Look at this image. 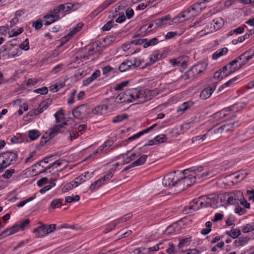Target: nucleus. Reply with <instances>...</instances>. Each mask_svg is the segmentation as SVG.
Segmentation results:
<instances>
[{
	"mask_svg": "<svg viewBox=\"0 0 254 254\" xmlns=\"http://www.w3.org/2000/svg\"><path fill=\"white\" fill-rule=\"evenodd\" d=\"M189 207L190 210L193 211L198 210L201 208L206 207L204 196L194 199L190 203Z\"/></svg>",
	"mask_w": 254,
	"mask_h": 254,
	"instance_id": "dca6fc26",
	"label": "nucleus"
},
{
	"mask_svg": "<svg viewBox=\"0 0 254 254\" xmlns=\"http://www.w3.org/2000/svg\"><path fill=\"white\" fill-rule=\"evenodd\" d=\"M179 181V178L176 175V172L171 173L164 177L162 184L165 187L176 186L178 188V182Z\"/></svg>",
	"mask_w": 254,
	"mask_h": 254,
	"instance_id": "9d476101",
	"label": "nucleus"
},
{
	"mask_svg": "<svg viewBox=\"0 0 254 254\" xmlns=\"http://www.w3.org/2000/svg\"><path fill=\"white\" fill-rule=\"evenodd\" d=\"M192 105V103L191 102H184L178 107L177 112H184Z\"/></svg>",
	"mask_w": 254,
	"mask_h": 254,
	"instance_id": "4c0bfd02",
	"label": "nucleus"
},
{
	"mask_svg": "<svg viewBox=\"0 0 254 254\" xmlns=\"http://www.w3.org/2000/svg\"><path fill=\"white\" fill-rule=\"evenodd\" d=\"M118 160H121L123 165L130 162V159H129L128 157V153L123 154L116 156L113 159V161H117Z\"/></svg>",
	"mask_w": 254,
	"mask_h": 254,
	"instance_id": "cd10ccee",
	"label": "nucleus"
},
{
	"mask_svg": "<svg viewBox=\"0 0 254 254\" xmlns=\"http://www.w3.org/2000/svg\"><path fill=\"white\" fill-rule=\"evenodd\" d=\"M83 27V24L81 22L78 23L75 27L69 32L73 36L77 32L80 31Z\"/></svg>",
	"mask_w": 254,
	"mask_h": 254,
	"instance_id": "49530a36",
	"label": "nucleus"
},
{
	"mask_svg": "<svg viewBox=\"0 0 254 254\" xmlns=\"http://www.w3.org/2000/svg\"><path fill=\"white\" fill-rule=\"evenodd\" d=\"M204 199L205 207L210 206L213 208H217L223 205L220 202L222 198H220L217 195L211 194L208 196H204Z\"/></svg>",
	"mask_w": 254,
	"mask_h": 254,
	"instance_id": "f8f14e48",
	"label": "nucleus"
},
{
	"mask_svg": "<svg viewBox=\"0 0 254 254\" xmlns=\"http://www.w3.org/2000/svg\"><path fill=\"white\" fill-rule=\"evenodd\" d=\"M254 57V50H248L239 56L235 60L241 68Z\"/></svg>",
	"mask_w": 254,
	"mask_h": 254,
	"instance_id": "ddd939ff",
	"label": "nucleus"
},
{
	"mask_svg": "<svg viewBox=\"0 0 254 254\" xmlns=\"http://www.w3.org/2000/svg\"><path fill=\"white\" fill-rule=\"evenodd\" d=\"M243 197V194L240 191H236L233 193L225 194L224 198H226L229 204H238L239 200Z\"/></svg>",
	"mask_w": 254,
	"mask_h": 254,
	"instance_id": "2eb2a0df",
	"label": "nucleus"
},
{
	"mask_svg": "<svg viewBox=\"0 0 254 254\" xmlns=\"http://www.w3.org/2000/svg\"><path fill=\"white\" fill-rule=\"evenodd\" d=\"M79 199L80 196L79 195H75L74 196H68L65 198V201L67 203L78 201Z\"/></svg>",
	"mask_w": 254,
	"mask_h": 254,
	"instance_id": "8fccbe9b",
	"label": "nucleus"
},
{
	"mask_svg": "<svg viewBox=\"0 0 254 254\" xmlns=\"http://www.w3.org/2000/svg\"><path fill=\"white\" fill-rule=\"evenodd\" d=\"M84 178H86V175H81L72 181V183L76 187L85 181V179Z\"/></svg>",
	"mask_w": 254,
	"mask_h": 254,
	"instance_id": "a19ab883",
	"label": "nucleus"
},
{
	"mask_svg": "<svg viewBox=\"0 0 254 254\" xmlns=\"http://www.w3.org/2000/svg\"><path fill=\"white\" fill-rule=\"evenodd\" d=\"M147 157V156L146 155L141 156L135 161L132 163V166L136 167L143 164L145 162Z\"/></svg>",
	"mask_w": 254,
	"mask_h": 254,
	"instance_id": "f704fd0d",
	"label": "nucleus"
},
{
	"mask_svg": "<svg viewBox=\"0 0 254 254\" xmlns=\"http://www.w3.org/2000/svg\"><path fill=\"white\" fill-rule=\"evenodd\" d=\"M63 205V200L61 198L55 199L52 201L49 209H55L60 208Z\"/></svg>",
	"mask_w": 254,
	"mask_h": 254,
	"instance_id": "c756f323",
	"label": "nucleus"
},
{
	"mask_svg": "<svg viewBox=\"0 0 254 254\" xmlns=\"http://www.w3.org/2000/svg\"><path fill=\"white\" fill-rule=\"evenodd\" d=\"M57 123H61L60 125H63V127L67 125L65 119L64 118V111L62 109H60L54 115Z\"/></svg>",
	"mask_w": 254,
	"mask_h": 254,
	"instance_id": "aec40b11",
	"label": "nucleus"
},
{
	"mask_svg": "<svg viewBox=\"0 0 254 254\" xmlns=\"http://www.w3.org/2000/svg\"><path fill=\"white\" fill-rule=\"evenodd\" d=\"M35 154V152L30 153L29 156L25 159V163H30L34 161L36 159Z\"/></svg>",
	"mask_w": 254,
	"mask_h": 254,
	"instance_id": "69168bd1",
	"label": "nucleus"
},
{
	"mask_svg": "<svg viewBox=\"0 0 254 254\" xmlns=\"http://www.w3.org/2000/svg\"><path fill=\"white\" fill-rule=\"evenodd\" d=\"M158 43V39L156 38H153L150 39L148 42L145 43L143 47L144 48H147L150 46H154Z\"/></svg>",
	"mask_w": 254,
	"mask_h": 254,
	"instance_id": "bf43d9fd",
	"label": "nucleus"
},
{
	"mask_svg": "<svg viewBox=\"0 0 254 254\" xmlns=\"http://www.w3.org/2000/svg\"><path fill=\"white\" fill-rule=\"evenodd\" d=\"M217 173L218 171L215 168L205 170L202 167H197L186 169L183 171V175L187 176L181 177V179L179 178L178 182V188L180 190H186L197 181L201 182L215 176Z\"/></svg>",
	"mask_w": 254,
	"mask_h": 254,
	"instance_id": "f257e3e1",
	"label": "nucleus"
},
{
	"mask_svg": "<svg viewBox=\"0 0 254 254\" xmlns=\"http://www.w3.org/2000/svg\"><path fill=\"white\" fill-rule=\"evenodd\" d=\"M76 93V90H72L71 93L69 98L67 100V102L69 104H73L74 102V98Z\"/></svg>",
	"mask_w": 254,
	"mask_h": 254,
	"instance_id": "0e129e2a",
	"label": "nucleus"
},
{
	"mask_svg": "<svg viewBox=\"0 0 254 254\" xmlns=\"http://www.w3.org/2000/svg\"><path fill=\"white\" fill-rule=\"evenodd\" d=\"M42 25V20L40 19L37 20L36 21L34 22L32 24V26L34 27L36 30L41 29Z\"/></svg>",
	"mask_w": 254,
	"mask_h": 254,
	"instance_id": "774afa93",
	"label": "nucleus"
},
{
	"mask_svg": "<svg viewBox=\"0 0 254 254\" xmlns=\"http://www.w3.org/2000/svg\"><path fill=\"white\" fill-rule=\"evenodd\" d=\"M114 22L113 21H110L105 24L102 27L103 31H108L113 26Z\"/></svg>",
	"mask_w": 254,
	"mask_h": 254,
	"instance_id": "338daca9",
	"label": "nucleus"
},
{
	"mask_svg": "<svg viewBox=\"0 0 254 254\" xmlns=\"http://www.w3.org/2000/svg\"><path fill=\"white\" fill-rule=\"evenodd\" d=\"M48 107V102L46 101H43L38 106L37 109L32 111L31 112V116L37 115L40 113H42Z\"/></svg>",
	"mask_w": 254,
	"mask_h": 254,
	"instance_id": "5701e85b",
	"label": "nucleus"
},
{
	"mask_svg": "<svg viewBox=\"0 0 254 254\" xmlns=\"http://www.w3.org/2000/svg\"><path fill=\"white\" fill-rule=\"evenodd\" d=\"M229 236L231 238L235 239L241 235L240 230L239 229L236 228L231 230L230 232H228Z\"/></svg>",
	"mask_w": 254,
	"mask_h": 254,
	"instance_id": "de8ad7c7",
	"label": "nucleus"
},
{
	"mask_svg": "<svg viewBox=\"0 0 254 254\" xmlns=\"http://www.w3.org/2000/svg\"><path fill=\"white\" fill-rule=\"evenodd\" d=\"M64 86H65L64 82V81L57 82L55 84L51 85L50 87V90L54 92H57L60 89L63 88Z\"/></svg>",
	"mask_w": 254,
	"mask_h": 254,
	"instance_id": "72a5a7b5",
	"label": "nucleus"
},
{
	"mask_svg": "<svg viewBox=\"0 0 254 254\" xmlns=\"http://www.w3.org/2000/svg\"><path fill=\"white\" fill-rule=\"evenodd\" d=\"M155 95V91L131 89L119 94L116 98V102L118 103L134 102L135 104H141L151 100Z\"/></svg>",
	"mask_w": 254,
	"mask_h": 254,
	"instance_id": "f03ea898",
	"label": "nucleus"
},
{
	"mask_svg": "<svg viewBox=\"0 0 254 254\" xmlns=\"http://www.w3.org/2000/svg\"><path fill=\"white\" fill-rule=\"evenodd\" d=\"M114 2H115L114 0H106L99 6L102 10H104L105 9H106L107 7H108L109 5H110Z\"/></svg>",
	"mask_w": 254,
	"mask_h": 254,
	"instance_id": "13d9d810",
	"label": "nucleus"
},
{
	"mask_svg": "<svg viewBox=\"0 0 254 254\" xmlns=\"http://www.w3.org/2000/svg\"><path fill=\"white\" fill-rule=\"evenodd\" d=\"M55 229V224L43 225L33 230V233L37 237L42 238L52 232Z\"/></svg>",
	"mask_w": 254,
	"mask_h": 254,
	"instance_id": "6e6552de",
	"label": "nucleus"
},
{
	"mask_svg": "<svg viewBox=\"0 0 254 254\" xmlns=\"http://www.w3.org/2000/svg\"><path fill=\"white\" fill-rule=\"evenodd\" d=\"M63 161L58 160L55 162L50 163L49 165H43L44 162H39L33 166V171L36 172L37 174L45 172L47 170L51 168H57L58 167L61 166Z\"/></svg>",
	"mask_w": 254,
	"mask_h": 254,
	"instance_id": "39448f33",
	"label": "nucleus"
},
{
	"mask_svg": "<svg viewBox=\"0 0 254 254\" xmlns=\"http://www.w3.org/2000/svg\"><path fill=\"white\" fill-rule=\"evenodd\" d=\"M214 26V30H218L220 29L224 24V21L222 18L220 17L214 19L212 21Z\"/></svg>",
	"mask_w": 254,
	"mask_h": 254,
	"instance_id": "7c9ffc66",
	"label": "nucleus"
},
{
	"mask_svg": "<svg viewBox=\"0 0 254 254\" xmlns=\"http://www.w3.org/2000/svg\"><path fill=\"white\" fill-rule=\"evenodd\" d=\"M212 14L213 13L210 10L208 13L206 14V16L203 15L199 18L198 20L196 21L194 23L193 26L196 28L206 24L205 27L201 30L202 32L203 31H204V34H208L209 33H211L216 31V30L213 29H214V26L213 25L212 22H209L207 23L208 20L206 19L207 18L210 17Z\"/></svg>",
	"mask_w": 254,
	"mask_h": 254,
	"instance_id": "20e7f679",
	"label": "nucleus"
},
{
	"mask_svg": "<svg viewBox=\"0 0 254 254\" xmlns=\"http://www.w3.org/2000/svg\"><path fill=\"white\" fill-rule=\"evenodd\" d=\"M238 126L239 124L238 122L230 123L223 125L216 129H213L212 131L214 133H222L224 132H229L232 131L235 128ZM213 128H214V127Z\"/></svg>",
	"mask_w": 254,
	"mask_h": 254,
	"instance_id": "4468645a",
	"label": "nucleus"
},
{
	"mask_svg": "<svg viewBox=\"0 0 254 254\" xmlns=\"http://www.w3.org/2000/svg\"><path fill=\"white\" fill-rule=\"evenodd\" d=\"M20 229V227L19 225H14L11 227H10L9 229H6V230H4L0 235V236L1 238H4L6 236H10L11 235H12L17 232H18Z\"/></svg>",
	"mask_w": 254,
	"mask_h": 254,
	"instance_id": "4be33fe9",
	"label": "nucleus"
},
{
	"mask_svg": "<svg viewBox=\"0 0 254 254\" xmlns=\"http://www.w3.org/2000/svg\"><path fill=\"white\" fill-rule=\"evenodd\" d=\"M40 132L37 129H33L29 131L28 136L31 140L37 139L40 136Z\"/></svg>",
	"mask_w": 254,
	"mask_h": 254,
	"instance_id": "c9c22d12",
	"label": "nucleus"
},
{
	"mask_svg": "<svg viewBox=\"0 0 254 254\" xmlns=\"http://www.w3.org/2000/svg\"><path fill=\"white\" fill-rule=\"evenodd\" d=\"M64 8H65L64 4H61L55 6L51 12L54 14H59L60 12H64Z\"/></svg>",
	"mask_w": 254,
	"mask_h": 254,
	"instance_id": "37998d69",
	"label": "nucleus"
},
{
	"mask_svg": "<svg viewBox=\"0 0 254 254\" xmlns=\"http://www.w3.org/2000/svg\"><path fill=\"white\" fill-rule=\"evenodd\" d=\"M171 19L170 15H165L161 18L157 19L154 21L155 24L158 27L164 26L166 24L165 22Z\"/></svg>",
	"mask_w": 254,
	"mask_h": 254,
	"instance_id": "c85d7f7f",
	"label": "nucleus"
},
{
	"mask_svg": "<svg viewBox=\"0 0 254 254\" xmlns=\"http://www.w3.org/2000/svg\"><path fill=\"white\" fill-rule=\"evenodd\" d=\"M190 238L189 237V238H186L185 239H181L179 242V243L178 244V247L180 248H182L185 246H188L190 243Z\"/></svg>",
	"mask_w": 254,
	"mask_h": 254,
	"instance_id": "09e8293b",
	"label": "nucleus"
},
{
	"mask_svg": "<svg viewBox=\"0 0 254 254\" xmlns=\"http://www.w3.org/2000/svg\"><path fill=\"white\" fill-rule=\"evenodd\" d=\"M110 143V141L105 142L102 145L99 146L96 150L94 151L93 153L91 154V155L93 156L101 153L103 150H105V148H106L107 146L111 145Z\"/></svg>",
	"mask_w": 254,
	"mask_h": 254,
	"instance_id": "58836bf2",
	"label": "nucleus"
},
{
	"mask_svg": "<svg viewBox=\"0 0 254 254\" xmlns=\"http://www.w3.org/2000/svg\"><path fill=\"white\" fill-rule=\"evenodd\" d=\"M156 142L157 144H160L161 143H163L167 141V137L166 135L164 134H161L158 135H157L155 137Z\"/></svg>",
	"mask_w": 254,
	"mask_h": 254,
	"instance_id": "3c124183",
	"label": "nucleus"
},
{
	"mask_svg": "<svg viewBox=\"0 0 254 254\" xmlns=\"http://www.w3.org/2000/svg\"><path fill=\"white\" fill-rule=\"evenodd\" d=\"M23 31V29L21 27L18 28L17 29H12L9 32V37H15Z\"/></svg>",
	"mask_w": 254,
	"mask_h": 254,
	"instance_id": "603ef678",
	"label": "nucleus"
},
{
	"mask_svg": "<svg viewBox=\"0 0 254 254\" xmlns=\"http://www.w3.org/2000/svg\"><path fill=\"white\" fill-rule=\"evenodd\" d=\"M246 208H242L241 206H237L235 208V212L240 215H242L245 214L246 213Z\"/></svg>",
	"mask_w": 254,
	"mask_h": 254,
	"instance_id": "e2e57ef3",
	"label": "nucleus"
},
{
	"mask_svg": "<svg viewBox=\"0 0 254 254\" xmlns=\"http://www.w3.org/2000/svg\"><path fill=\"white\" fill-rule=\"evenodd\" d=\"M131 217H132L131 214L128 213V214L125 215L124 216H123L119 219L114 220V221L115 222V223H116V226H117L118 225H119L121 223H123L124 222H126L128 220L130 219Z\"/></svg>",
	"mask_w": 254,
	"mask_h": 254,
	"instance_id": "2f4dec72",
	"label": "nucleus"
},
{
	"mask_svg": "<svg viewBox=\"0 0 254 254\" xmlns=\"http://www.w3.org/2000/svg\"><path fill=\"white\" fill-rule=\"evenodd\" d=\"M114 70L113 67L110 65H107L104 67L102 69L103 74L104 75L108 76L110 72Z\"/></svg>",
	"mask_w": 254,
	"mask_h": 254,
	"instance_id": "680f3d73",
	"label": "nucleus"
},
{
	"mask_svg": "<svg viewBox=\"0 0 254 254\" xmlns=\"http://www.w3.org/2000/svg\"><path fill=\"white\" fill-rule=\"evenodd\" d=\"M220 71L222 73V77L225 78L230 75V74L229 73V67L228 64L224 66H223L222 68L219 69Z\"/></svg>",
	"mask_w": 254,
	"mask_h": 254,
	"instance_id": "052dcab7",
	"label": "nucleus"
},
{
	"mask_svg": "<svg viewBox=\"0 0 254 254\" xmlns=\"http://www.w3.org/2000/svg\"><path fill=\"white\" fill-rule=\"evenodd\" d=\"M184 32V29H182L179 32H169L166 34V35L165 36V38L166 39H170L171 38L175 37L176 36H180L182 35Z\"/></svg>",
	"mask_w": 254,
	"mask_h": 254,
	"instance_id": "e433bc0d",
	"label": "nucleus"
},
{
	"mask_svg": "<svg viewBox=\"0 0 254 254\" xmlns=\"http://www.w3.org/2000/svg\"><path fill=\"white\" fill-rule=\"evenodd\" d=\"M64 127L63 125H57L49 129V138L52 139L60 132L61 129Z\"/></svg>",
	"mask_w": 254,
	"mask_h": 254,
	"instance_id": "b1692460",
	"label": "nucleus"
},
{
	"mask_svg": "<svg viewBox=\"0 0 254 254\" xmlns=\"http://www.w3.org/2000/svg\"><path fill=\"white\" fill-rule=\"evenodd\" d=\"M228 65L229 67V74H232L241 68L240 66L237 63V61H236L235 59L229 63Z\"/></svg>",
	"mask_w": 254,
	"mask_h": 254,
	"instance_id": "a878e982",
	"label": "nucleus"
},
{
	"mask_svg": "<svg viewBox=\"0 0 254 254\" xmlns=\"http://www.w3.org/2000/svg\"><path fill=\"white\" fill-rule=\"evenodd\" d=\"M19 48L21 50L27 51L29 49V40L26 39L21 44H20Z\"/></svg>",
	"mask_w": 254,
	"mask_h": 254,
	"instance_id": "864d4df0",
	"label": "nucleus"
},
{
	"mask_svg": "<svg viewBox=\"0 0 254 254\" xmlns=\"http://www.w3.org/2000/svg\"><path fill=\"white\" fill-rule=\"evenodd\" d=\"M75 188L73 183H72V181L67 183L66 184L63 188L62 191L64 192H67L69 190H71L73 188Z\"/></svg>",
	"mask_w": 254,
	"mask_h": 254,
	"instance_id": "6e6d98bb",
	"label": "nucleus"
},
{
	"mask_svg": "<svg viewBox=\"0 0 254 254\" xmlns=\"http://www.w3.org/2000/svg\"><path fill=\"white\" fill-rule=\"evenodd\" d=\"M136 66V60H127L123 62L119 66V69L121 72H125Z\"/></svg>",
	"mask_w": 254,
	"mask_h": 254,
	"instance_id": "a211bd4d",
	"label": "nucleus"
},
{
	"mask_svg": "<svg viewBox=\"0 0 254 254\" xmlns=\"http://www.w3.org/2000/svg\"><path fill=\"white\" fill-rule=\"evenodd\" d=\"M213 128H211V129L207 130V132L203 135H200L196 136L192 138L193 141H203L205 139L206 136L208 135L209 133L212 131Z\"/></svg>",
	"mask_w": 254,
	"mask_h": 254,
	"instance_id": "a18cd8bd",
	"label": "nucleus"
},
{
	"mask_svg": "<svg viewBox=\"0 0 254 254\" xmlns=\"http://www.w3.org/2000/svg\"><path fill=\"white\" fill-rule=\"evenodd\" d=\"M244 106L243 103H236L231 106L228 107L217 112L215 114V118H224V117L230 116L229 112L233 111L234 112L241 110L244 108Z\"/></svg>",
	"mask_w": 254,
	"mask_h": 254,
	"instance_id": "423d86ee",
	"label": "nucleus"
},
{
	"mask_svg": "<svg viewBox=\"0 0 254 254\" xmlns=\"http://www.w3.org/2000/svg\"><path fill=\"white\" fill-rule=\"evenodd\" d=\"M228 52V49L226 47L219 49L212 55V59L216 60L220 57L226 55Z\"/></svg>",
	"mask_w": 254,
	"mask_h": 254,
	"instance_id": "bb28decb",
	"label": "nucleus"
},
{
	"mask_svg": "<svg viewBox=\"0 0 254 254\" xmlns=\"http://www.w3.org/2000/svg\"><path fill=\"white\" fill-rule=\"evenodd\" d=\"M89 112L88 106L86 105H82L74 109L72 115L76 119H82L85 118Z\"/></svg>",
	"mask_w": 254,
	"mask_h": 254,
	"instance_id": "9b49d317",
	"label": "nucleus"
},
{
	"mask_svg": "<svg viewBox=\"0 0 254 254\" xmlns=\"http://www.w3.org/2000/svg\"><path fill=\"white\" fill-rule=\"evenodd\" d=\"M22 51L19 48L14 49L11 53L8 54L9 58H14L21 55Z\"/></svg>",
	"mask_w": 254,
	"mask_h": 254,
	"instance_id": "4d7b16f0",
	"label": "nucleus"
},
{
	"mask_svg": "<svg viewBox=\"0 0 254 254\" xmlns=\"http://www.w3.org/2000/svg\"><path fill=\"white\" fill-rule=\"evenodd\" d=\"M208 1L209 0H202V1L194 3L190 7L178 14L173 19V21L175 23H181L190 19L200 12L206 7L205 3Z\"/></svg>",
	"mask_w": 254,
	"mask_h": 254,
	"instance_id": "7ed1b4c3",
	"label": "nucleus"
},
{
	"mask_svg": "<svg viewBox=\"0 0 254 254\" xmlns=\"http://www.w3.org/2000/svg\"><path fill=\"white\" fill-rule=\"evenodd\" d=\"M60 18L59 14L51 13L47 14L43 17V22L46 25H49Z\"/></svg>",
	"mask_w": 254,
	"mask_h": 254,
	"instance_id": "6ab92c4d",
	"label": "nucleus"
},
{
	"mask_svg": "<svg viewBox=\"0 0 254 254\" xmlns=\"http://www.w3.org/2000/svg\"><path fill=\"white\" fill-rule=\"evenodd\" d=\"M207 64L202 63L193 65L187 72L190 77L195 78L203 74L206 69Z\"/></svg>",
	"mask_w": 254,
	"mask_h": 254,
	"instance_id": "0eeeda50",
	"label": "nucleus"
},
{
	"mask_svg": "<svg viewBox=\"0 0 254 254\" xmlns=\"http://www.w3.org/2000/svg\"><path fill=\"white\" fill-rule=\"evenodd\" d=\"M188 62V58L186 56H180L169 60L170 64L173 67L181 66L183 67H185L187 66Z\"/></svg>",
	"mask_w": 254,
	"mask_h": 254,
	"instance_id": "f3484780",
	"label": "nucleus"
},
{
	"mask_svg": "<svg viewBox=\"0 0 254 254\" xmlns=\"http://www.w3.org/2000/svg\"><path fill=\"white\" fill-rule=\"evenodd\" d=\"M104 184H105V182H104V180H102L101 179H99L98 180L95 181L91 185L90 187V190L91 191H94V190L100 188Z\"/></svg>",
	"mask_w": 254,
	"mask_h": 254,
	"instance_id": "473e14b6",
	"label": "nucleus"
},
{
	"mask_svg": "<svg viewBox=\"0 0 254 254\" xmlns=\"http://www.w3.org/2000/svg\"><path fill=\"white\" fill-rule=\"evenodd\" d=\"M17 158V155L15 153L7 151L0 155V163L7 167L15 162Z\"/></svg>",
	"mask_w": 254,
	"mask_h": 254,
	"instance_id": "1a4fd4ad",
	"label": "nucleus"
},
{
	"mask_svg": "<svg viewBox=\"0 0 254 254\" xmlns=\"http://www.w3.org/2000/svg\"><path fill=\"white\" fill-rule=\"evenodd\" d=\"M162 54L159 53H155L150 55L149 57L150 62L149 64H151L156 61L160 60L162 58Z\"/></svg>",
	"mask_w": 254,
	"mask_h": 254,
	"instance_id": "ea45409f",
	"label": "nucleus"
},
{
	"mask_svg": "<svg viewBox=\"0 0 254 254\" xmlns=\"http://www.w3.org/2000/svg\"><path fill=\"white\" fill-rule=\"evenodd\" d=\"M215 87L216 86L214 85L212 86L208 87L203 89L200 94V98L204 100L209 98L215 90Z\"/></svg>",
	"mask_w": 254,
	"mask_h": 254,
	"instance_id": "412c9836",
	"label": "nucleus"
},
{
	"mask_svg": "<svg viewBox=\"0 0 254 254\" xmlns=\"http://www.w3.org/2000/svg\"><path fill=\"white\" fill-rule=\"evenodd\" d=\"M238 77L237 76H236L231 79H230L229 81L225 83L224 84L221 85L220 88L218 89V91H222L224 88L229 87L231 86L235 81H236L238 79Z\"/></svg>",
	"mask_w": 254,
	"mask_h": 254,
	"instance_id": "79ce46f5",
	"label": "nucleus"
},
{
	"mask_svg": "<svg viewBox=\"0 0 254 254\" xmlns=\"http://www.w3.org/2000/svg\"><path fill=\"white\" fill-rule=\"evenodd\" d=\"M108 109L106 105H101L96 107L92 110V113L97 115H101L105 114Z\"/></svg>",
	"mask_w": 254,
	"mask_h": 254,
	"instance_id": "393cba45",
	"label": "nucleus"
},
{
	"mask_svg": "<svg viewBox=\"0 0 254 254\" xmlns=\"http://www.w3.org/2000/svg\"><path fill=\"white\" fill-rule=\"evenodd\" d=\"M15 173V170L13 169L6 170L4 173L2 174V177L4 179H9L12 175V174Z\"/></svg>",
	"mask_w": 254,
	"mask_h": 254,
	"instance_id": "5fc2aeb1",
	"label": "nucleus"
},
{
	"mask_svg": "<svg viewBox=\"0 0 254 254\" xmlns=\"http://www.w3.org/2000/svg\"><path fill=\"white\" fill-rule=\"evenodd\" d=\"M254 230V223L247 224L243 226L242 231L244 233L250 232Z\"/></svg>",
	"mask_w": 254,
	"mask_h": 254,
	"instance_id": "c03bdc74",
	"label": "nucleus"
}]
</instances>
